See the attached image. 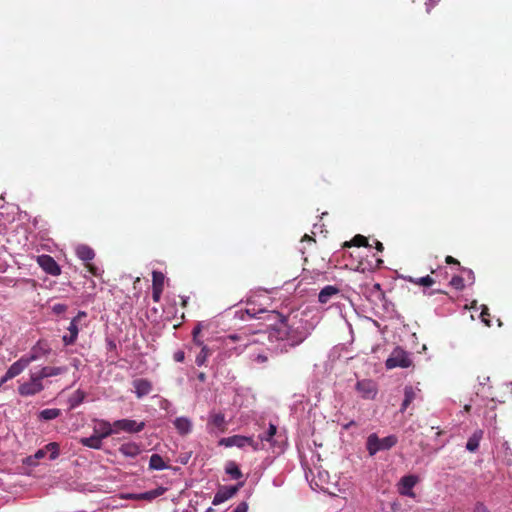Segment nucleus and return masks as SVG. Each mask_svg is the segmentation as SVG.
<instances>
[{"mask_svg": "<svg viewBox=\"0 0 512 512\" xmlns=\"http://www.w3.org/2000/svg\"><path fill=\"white\" fill-rule=\"evenodd\" d=\"M243 486V482L238 483L234 486H224L221 487L213 498V505H219L228 499L232 498L239 490L240 487Z\"/></svg>", "mask_w": 512, "mask_h": 512, "instance_id": "nucleus-12", "label": "nucleus"}, {"mask_svg": "<svg viewBox=\"0 0 512 512\" xmlns=\"http://www.w3.org/2000/svg\"><path fill=\"white\" fill-rule=\"evenodd\" d=\"M102 439L95 435L94 433L90 437H83L80 439V443L91 449H101L102 448Z\"/></svg>", "mask_w": 512, "mask_h": 512, "instance_id": "nucleus-27", "label": "nucleus"}, {"mask_svg": "<svg viewBox=\"0 0 512 512\" xmlns=\"http://www.w3.org/2000/svg\"><path fill=\"white\" fill-rule=\"evenodd\" d=\"M160 408L163 409V410H166L170 414H175L176 413V410L173 407L172 403L170 401L166 400V399H163L160 402Z\"/></svg>", "mask_w": 512, "mask_h": 512, "instance_id": "nucleus-37", "label": "nucleus"}, {"mask_svg": "<svg viewBox=\"0 0 512 512\" xmlns=\"http://www.w3.org/2000/svg\"><path fill=\"white\" fill-rule=\"evenodd\" d=\"M67 371H68V368L66 366H62V367L45 366V367H42L39 371H37V373L40 376V378L43 380L45 378L64 374Z\"/></svg>", "mask_w": 512, "mask_h": 512, "instance_id": "nucleus-19", "label": "nucleus"}, {"mask_svg": "<svg viewBox=\"0 0 512 512\" xmlns=\"http://www.w3.org/2000/svg\"><path fill=\"white\" fill-rule=\"evenodd\" d=\"M61 411L57 408H47L43 409L39 412V419L44 421H49L56 419L58 416H60Z\"/></svg>", "mask_w": 512, "mask_h": 512, "instance_id": "nucleus-30", "label": "nucleus"}, {"mask_svg": "<svg viewBox=\"0 0 512 512\" xmlns=\"http://www.w3.org/2000/svg\"><path fill=\"white\" fill-rule=\"evenodd\" d=\"M374 287H375V289L380 290V284L376 283V284L374 285Z\"/></svg>", "mask_w": 512, "mask_h": 512, "instance_id": "nucleus-59", "label": "nucleus"}, {"mask_svg": "<svg viewBox=\"0 0 512 512\" xmlns=\"http://www.w3.org/2000/svg\"><path fill=\"white\" fill-rule=\"evenodd\" d=\"M248 505L246 502H241L232 512H247Z\"/></svg>", "mask_w": 512, "mask_h": 512, "instance_id": "nucleus-46", "label": "nucleus"}, {"mask_svg": "<svg viewBox=\"0 0 512 512\" xmlns=\"http://www.w3.org/2000/svg\"><path fill=\"white\" fill-rule=\"evenodd\" d=\"M251 359L254 361V362H257V363H265L267 362L268 360V357L266 354L264 353H257V354H252L251 355Z\"/></svg>", "mask_w": 512, "mask_h": 512, "instance_id": "nucleus-40", "label": "nucleus"}, {"mask_svg": "<svg viewBox=\"0 0 512 512\" xmlns=\"http://www.w3.org/2000/svg\"><path fill=\"white\" fill-rule=\"evenodd\" d=\"M50 352L49 347L38 341L30 350L28 354L23 355V358L27 360V363L30 365L32 362L37 361L42 356L47 355Z\"/></svg>", "mask_w": 512, "mask_h": 512, "instance_id": "nucleus-14", "label": "nucleus"}, {"mask_svg": "<svg viewBox=\"0 0 512 512\" xmlns=\"http://www.w3.org/2000/svg\"><path fill=\"white\" fill-rule=\"evenodd\" d=\"M86 315L87 314L85 311H79L78 314L72 320H76V322L78 323L80 319L86 317Z\"/></svg>", "mask_w": 512, "mask_h": 512, "instance_id": "nucleus-51", "label": "nucleus"}, {"mask_svg": "<svg viewBox=\"0 0 512 512\" xmlns=\"http://www.w3.org/2000/svg\"><path fill=\"white\" fill-rule=\"evenodd\" d=\"M43 380L37 372L29 373V380L18 386V393L23 397L34 396L44 390Z\"/></svg>", "mask_w": 512, "mask_h": 512, "instance_id": "nucleus-6", "label": "nucleus"}, {"mask_svg": "<svg viewBox=\"0 0 512 512\" xmlns=\"http://www.w3.org/2000/svg\"><path fill=\"white\" fill-rule=\"evenodd\" d=\"M225 472L228 475H230V477L232 479H235V480L240 479L242 477L241 470L239 469L238 465L233 461H230L226 464Z\"/></svg>", "mask_w": 512, "mask_h": 512, "instance_id": "nucleus-31", "label": "nucleus"}, {"mask_svg": "<svg viewBox=\"0 0 512 512\" xmlns=\"http://www.w3.org/2000/svg\"><path fill=\"white\" fill-rule=\"evenodd\" d=\"M410 282L420 286L430 287L435 283V280L429 275H426L420 278H410Z\"/></svg>", "mask_w": 512, "mask_h": 512, "instance_id": "nucleus-32", "label": "nucleus"}, {"mask_svg": "<svg viewBox=\"0 0 512 512\" xmlns=\"http://www.w3.org/2000/svg\"><path fill=\"white\" fill-rule=\"evenodd\" d=\"M473 512H491V511L484 503L477 502L473 507Z\"/></svg>", "mask_w": 512, "mask_h": 512, "instance_id": "nucleus-41", "label": "nucleus"}, {"mask_svg": "<svg viewBox=\"0 0 512 512\" xmlns=\"http://www.w3.org/2000/svg\"><path fill=\"white\" fill-rule=\"evenodd\" d=\"M310 334V327L302 313H290L271 326L267 332L269 349L276 353L288 352L300 345Z\"/></svg>", "mask_w": 512, "mask_h": 512, "instance_id": "nucleus-1", "label": "nucleus"}, {"mask_svg": "<svg viewBox=\"0 0 512 512\" xmlns=\"http://www.w3.org/2000/svg\"><path fill=\"white\" fill-rule=\"evenodd\" d=\"M198 346L201 347V351L196 356L195 363L197 366L201 367L205 364L207 358L212 354V349L204 345L203 343L202 345Z\"/></svg>", "mask_w": 512, "mask_h": 512, "instance_id": "nucleus-29", "label": "nucleus"}, {"mask_svg": "<svg viewBox=\"0 0 512 512\" xmlns=\"http://www.w3.org/2000/svg\"><path fill=\"white\" fill-rule=\"evenodd\" d=\"M310 334V327L302 313H290L271 326L267 332L269 349L276 353L288 352L300 345Z\"/></svg>", "mask_w": 512, "mask_h": 512, "instance_id": "nucleus-2", "label": "nucleus"}, {"mask_svg": "<svg viewBox=\"0 0 512 512\" xmlns=\"http://www.w3.org/2000/svg\"><path fill=\"white\" fill-rule=\"evenodd\" d=\"M417 482L418 477L416 475L403 476L397 484L399 494L410 498H414L415 493L413 491V488L417 484Z\"/></svg>", "mask_w": 512, "mask_h": 512, "instance_id": "nucleus-11", "label": "nucleus"}, {"mask_svg": "<svg viewBox=\"0 0 512 512\" xmlns=\"http://www.w3.org/2000/svg\"><path fill=\"white\" fill-rule=\"evenodd\" d=\"M67 330L68 334L63 335L62 341L66 346L73 345L76 342L79 333L78 323L76 320H71Z\"/></svg>", "mask_w": 512, "mask_h": 512, "instance_id": "nucleus-17", "label": "nucleus"}, {"mask_svg": "<svg viewBox=\"0 0 512 512\" xmlns=\"http://www.w3.org/2000/svg\"><path fill=\"white\" fill-rule=\"evenodd\" d=\"M352 244L354 246H367L368 245V242H367V239L366 237L362 236V235H356L353 239H352Z\"/></svg>", "mask_w": 512, "mask_h": 512, "instance_id": "nucleus-39", "label": "nucleus"}, {"mask_svg": "<svg viewBox=\"0 0 512 512\" xmlns=\"http://www.w3.org/2000/svg\"><path fill=\"white\" fill-rule=\"evenodd\" d=\"M173 358L176 362H183L185 359V353L182 350H178L174 353Z\"/></svg>", "mask_w": 512, "mask_h": 512, "instance_id": "nucleus-44", "label": "nucleus"}, {"mask_svg": "<svg viewBox=\"0 0 512 512\" xmlns=\"http://www.w3.org/2000/svg\"><path fill=\"white\" fill-rule=\"evenodd\" d=\"M436 3H437L436 0H427L425 2L427 12H430V10L435 6Z\"/></svg>", "mask_w": 512, "mask_h": 512, "instance_id": "nucleus-49", "label": "nucleus"}, {"mask_svg": "<svg viewBox=\"0 0 512 512\" xmlns=\"http://www.w3.org/2000/svg\"><path fill=\"white\" fill-rule=\"evenodd\" d=\"M411 365L412 359L410 353L400 347H396L385 362L387 369H394L397 367L408 368Z\"/></svg>", "mask_w": 512, "mask_h": 512, "instance_id": "nucleus-7", "label": "nucleus"}, {"mask_svg": "<svg viewBox=\"0 0 512 512\" xmlns=\"http://www.w3.org/2000/svg\"><path fill=\"white\" fill-rule=\"evenodd\" d=\"M199 332H200V328H199V327H195V328L193 329V341H194V343H195L196 345H202V341H200V340L198 339V334H199Z\"/></svg>", "mask_w": 512, "mask_h": 512, "instance_id": "nucleus-45", "label": "nucleus"}, {"mask_svg": "<svg viewBox=\"0 0 512 512\" xmlns=\"http://www.w3.org/2000/svg\"><path fill=\"white\" fill-rule=\"evenodd\" d=\"M397 443L398 437L396 435H388L384 438H379L376 433H371L366 440V449L369 456L373 457L378 452L390 450Z\"/></svg>", "mask_w": 512, "mask_h": 512, "instance_id": "nucleus-3", "label": "nucleus"}, {"mask_svg": "<svg viewBox=\"0 0 512 512\" xmlns=\"http://www.w3.org/2000/svg\"><path fill=\"white\" fill-rule=\"evenodd\" d=\"M465 272H467L468 280L472 284L474 282V280H475L473 271L472 270H465Z\"/></svg>", "mask_w": 512, "mask_h": 512, "instance_id": "nucleus-53", "label": "nucleus"}, {"mask_svg": "<svg viewBox=\"0 0 512 512\" xmlns=\"http://www.w3.org/2000/svg\"><path fill=\"white\" fill-rule=\"evenodd\" d=\"M28 366L29 364L27 363V360L21 356L7 369V371L9 372V376L15 378L16 376L20 375Z\"/></svg>", "mask_w": 512, "mask_h": 512, "instance_id": "nucleus-23", "label": "nucleus"}, {"mask_svg": "<svg viewBox=\"0 0 512 512\" xmlns=\"http://www.w3.org/2000/svg\"><path fill=\"white\" fill-rule=\"evenodd\" d=\"M88 268H89V271L95 275V276H98L99 275V271H98V268H96L94 265L92 264H88Z\"/></svg>", "mask_w": 512, "mask_h": 512, "instance_id": "nucleus-52", "label": "nucleus"}, {"mask_svg": "<svg viewBox=\"0 0 512 512\" xmlns=\"http://www.w3.org/2000/svg\"><path fill=\"white\" fill-rule=\"evenodd\" d=\"M119 452L127 458H135L141 453V448L135 442H127L119 447Z\"/></svg>", "mask_w": 512, "mask_h": 512, "instance_id": "nucleus-18", "label": "nucleus"}, {"mask_svg": "<svg viewBox=\"0 0 512 512\" xmlns=\"http://www.w3.org/2000/svg\"><path fill=\"white\" fill-rule=\"evenodd\" d=\"M358 394L366 400H373L378 393V386L375 381L370 379L359 380L355 386Z\"/></svg>", "mask_w": 512, "mask_h": 512, "instance_id": "nucleus-9", "label": "nucleus"}, {"mask_svg": "<svg viewBox=\"0 0 512 512\" xmlns=\"http://www.w3.org/2000/svg\"><path fill=\"white\" fill-rule=\"evenodd\" d=\"M75 252L77 257L84 262L91 261L95 257L93 249L87 245H78Z\"/></svg>", "mask_w": 512, "mask_h": 512, "instance_id": "nucleus-26", "label": "nucleus"}, {"mask_svg": "<svg viewBox=\"0 0 512 512\" xmlns=\"http://www.w3.org/2000/svg\"><path fill=\"white\" fill-rule=\"evenodd\" d=\"M168 466L159 454H152L149 460V468L152 470L161 471L166 469Z\"/></svg>", "mask_w": 512, "mask_h": 512, "instance_id": "nucleus-28", "label": "nucleus"}, {"mask_svg": "<svg viewBox=\"0 0 512 512\" xmlns=\"http://www.w3.org/2000/svg\"><path fill=\"white\" fill-rule=\"evenodd\" d=\"M240 339H241L240 336H238L236 334H231V335L226 336L223 339V344H224L225 348H227L228 350H234L236 354H240L244 351V349L248 345L246 342H244L237 347H232V344H234L236 341H238Z\"/></svg>", "mask_w": 512, "mask_h": 512, "instance_id": "nucleus-20", "label": "nucleus"}, {"mask_svg": "<svg viewBox=\"0 0 512 512\" xmlns=\"http://www.w3.org/2000/svg\"><path fill=\"white\" fill-rule=\"evenodd\" d=\"M211 511H212V509H211V508H208V510H207L206 512H211Z\"/></svg>", "mask_w": 512, "mask_h": 512, "instance_id": "nucleus-62", "label": "nucleus"}, {"mask_svg": "<svg viewBox=\"0 0 512 512\" xmlns=\"http://www.w3.org/2000/svg\"><path fill=\"white\" fill-rule=\"evenodd\" d=\"M114 429L116 430V434L124 431L126 433L134 434L141 432L146 424L144 421L137 422L132 419H120L113 422Z\"/></svg>", "mask_w": 512, "mask_h": 512, "instance_id": "nucleus-8", "label": "nucleus"}, {"mask_svg": "<svg viewBox=\"0 0 512 512\" xmlns=\"http://www.w3.org/2000/svg\"><path fill=\"white\" fill-rule=\"evenodd\" d=\"M419 389H416L412 386H406L404 388V400L401 405V411H405L407 407L416 399L417 393L419 392Z\"/></svg>", "mask_w": 512, "mask_h": 512, "instance_id": "nucleus-24", "label": "nucleus"}, {"mask_svg": "<svg viewBox=\"0 0 512 512\" xmlns=\"http://www.w3.org/2000/svg\"><path fill=\"white\" fill-rule=\"evenodd\" d=\"M450 285L457 290H462L465 286L464 279L460 276H454L450 281Z\"/></svg>", "mask_w": 512, "mask_h": 512, "instance_id": "nucleus-36", "label": "nucleus"}, {"mask_svg": "<svg viewBox=\"0 0 512 512\" xmlns=\"http://www.w3.org/2000/svg\"><path fill=\"white\" fill-rule=\"evenodd\" d=\"M376 249L378 251H382L383 250V244L379 241L376 242Z\"/></svg>", "mask_w": 512, "mask_h": 512, "instance_id": "nucleus-56", "label": "nucleus"}, {"mask_svg": "<svg viewBox=\"0 0 512 512\" xmlns=\"http://www.w3.org/2000/svg\"><path fill=\"white\" fill-rule=\"evenodd\" d=\"M219 445L224 447L245 448L250 446L254 451L261 449V444L254 441L253 437L243 435H233L219 440Z\"/></svg>", "mask_w": 512, "mask_h": 512, "instance_id": "nucleus-5", "label": "nucleus"}, {"mask_svg": "<svg viewBox=\"0 0 512 512\" xmlns=\"http://www.w3.org/2000/svg\"><path fill=\"white\" fill-rule=\"evenodd\" d=\"M134 392L138 398L148 395L152 390V384L146 379H136L133 381Z\"/></svg>", "mask_w": 512, "mask_h": 512, "instance_id": "nucleus-16", "label": "nucleus"}, {"mask_svg": "<svg viewBox=\"0 0 512 512\" xmlns=\"http://www.w3.org/2000/svg\"><path fill=\"white\" fill-rule=\"evenodd\" d=\"M276 432L277 427L273 424H270L268 430L264 434L260 435L259 438L261 441L272 442V439L275 436Z\"/></svg>", "mask_w": 512, "mask_h": 512, "instance_id": "nucleus-35", "label": "nucleus"}, {"mask_svg": "<svg viewBox=\"0 0 512 512\" xmlns=\"http://www.w3.org/2000/svg\"><path fill=\"white\" fill-rule=\"evenodd\" d=\"M46 453H49V459L55 460L59 456V445L56 442L48 443L45 447Z\"/></svg>", "mask_w": 512, "mask_h": 512, "instance_id": "nucleus-33", "label": "nucleus"}, {"mask_svg": "<svg viewBox=\"0 0 512 512\" xmlns=\"http://www.w3.org/2000/svg\"><path fill=\"white\" fill-rule=\"evenodd\" d=\"M13 379L11 376H9V372L6 371V373L1 377L0 379V385H3L4 383H6L7 381Z\"/></svg>", "mask_w": 512, "mask_h": 512, "instance_id": "nucleus-50", "label": "nucleus"}, {"mask_svg": "<svg viewBox=\"0 0 512 512\" xmlns=\"http://www.w3.org/2000/svg\"><path fill=\"white\" fill-rule=\"evenodd\" d=\"M66 310V306L63 304H56L53 307V311L57 314H60Z\"/></svg>", "mask_w": 512, "mask_h": 512, "instance_id": "nucleus-47", "label": "nucleus"}, {"mask_svg": "<svg viewBox=\"0 0 512 512\" xmlns=\"http://www.w3.org/2000/svg\"><path fill=\"white\" fill-rule=\"evenodd\" d=\"M173 425L177 432L182 436L190 434L193 429V423L191 419L185 416L175 418Z\"/></svg>", "mask_w": 512, "mask_h": 512, "instance_id": "nucleus-15", "label": "nucleus"}, {"mask_svg": "<svg viewBox=\"0 0 512 512\" xmlns=\"http://www.w3.org/2000/svg\"><path fill=\"white\" fill-rule=\"evenodd\" d=\"M71 364H72V366H73V367H75L76 369H78V368H79V366H80V360H78V359H73Z\"/></svg>", "mask_w": 512, "mask_h": 512, "instance_id": "nucleus-55", "label": "nucleus"}, {"mask_svg": "<svg viewBox=\"0 0 512 512\" xmlns=\"http://www.w3.org/2000/svg\"><path fill=\"white\" fill-rule=\"evenodd\" d=\"M162 291H163V288L153 287L152 298L155 302H158L160 300Z\"/></svg>", "mask_w": 512, "mask_h": 512, "instance_id": "nucleus-43", "label": "nucleus"}, {"mask_svg": "<svg viewBox=\"0 0 512 512\" xmlns=\"http://www.w3.org/2000/svg\"><path fill=\"white\" fill-rule=\"evenodd\" d=\"M37 264L49 275L59 276L61 274L60 266L50 255L43 254L38 256Z\"/></svg>", "mask_w": 512, "mask_h": 512, "instance_id": "nucleus-10", "label": "nucleus"}, {"mask_svg": "<svg viewBox=\"0 0 512 512\" xmlns=\"http://www.w3.org/2000/svg\"><path fill=\"white\" fill-rule=\"evenodd\" d=\"M340 290L333 285H327L321 289L318 300L322 304H326L333 296L339 294Z\"/></svg>", "mask_w": 512, "mask_h": 512, "instance_id": "nucleus-22", "label": "nucleus"}, {"mask_svg": "<svg viewBox=\"0 0 512 512\" xmlns=\"http://www.w3.org/2000/svg\"><path fill=\"white\" fill-rule=\"evenodd\" d=\"M46 450L45 448H42V449H39L35 454H34V458L35 459H42L46 456Z\"/></svg>", "mask_w": 512, "mask_h": 512, "instance_id": "nucleus-48", "label": "nucleus"}, {"mask_svg": "<svg viewBox=\"0 0 512 512\" xmlns=\"http://www.w3.org/2000/svg\"><path fill=\"white\" fill-rule=\"evenodd\" d=\"M446 262L448 264H451V263H458L456 259H454L452 256H447L446 257Z\"/></svg>", "mask_w": 512, "mask_h": 512, "instance_id": "nucleus-54", "label": "nucleus"}, {"mask_svg": "<svg viewBox=\"0 0 512 512\" xmlns=\"http://www.w3.org/2000/svg\"><path fill=\"white\" fill-rule=\"evenodd\" d=\"M228 421L221 411L212 410L207 416L206 430L209 434L218 436L227 430Z\"/></svg>", "mask_w": 512, "mask_h": 512, "instance_id": "nucleus-4", "label": "nucleus"}, {"mask_svg": "<svg viewBox=\"0 0 512 512\" xmlns=\"http://www.w3.org/2000/svg\"><path fill=\"white\" fill-rule=\"evenodd\" d=\"M483 434H484L483 430L477 429L468 438V441L466 443V449L469 452H476L478 450L480 441L483 438Z\"/></svg>", "mask_w": 512, "mask_h": 512, "instance_id": "nucleus-21", "label": "nucleus"}, {"mask_svg": "<svg viewBox=\"0 0 512 512\" xmlns=\"http://www.w3.org/2000/svg\"><path fill=\"white\" fill-rule=\"evenodd\" d=\"M354 424H355V422H354V421H350L349 423L345 424V425L343 426V428L347 430V429H349L351 426H353Z\"/></svg>", "mask_w": 512, "mask_h": 512, "instance_id": "nucleus-57", "label": "nucleus"}, {"mask_svg": "<svg viewBox=\"0 0 512 512\" xmlns=\"http://www.w3.org/2000/svg\"><path fill=\"white\" fill-rule=\"evenodd\" d=\"M305 239H307V240H312V238H311V237H309L308 235H305V236L303 237V240H305Z\"/></svg>", "mask_w": 512, "mask_h": 512, "instance_id": "nucleus-58", "label": "nucleus"}, {"mask_svg": "<svg viewBox=\"0 0 512 512\" xmlns=\"http://www.w3.org/2000/svg\"><path fill=\"white\" fill-rule=\"evenodd\" d=\"M164 279H165V276L162 272L153 271V273H152L153 287L163 288Z\"/></svg>", "mask_w": 512, "mask_h": 512, "instance_id": "nucleus-34", "label": "nucleus"}, {"mask_svg": "<svg viewBox=\"0 0 512 512\" xmlns=\"http://www.w3.org/2000/svg\"><path fill=\"white\" fill-rule=\"evenodd\" d=\"M93 433L100 437L102 440L116 434L113 423L107 420L97 419L94 420Z\"/></svg>", "mask_w": 512, "mask_h": 512, "instance_id": "nucleus-13", "label": "nucleus"}, {"mask_svg": "<svg viewBox=\"0 0 512 512\" xmlns=\"http://www.w3.org/2000/svg\"><path fill=\"white\" fill-rule=\"evenodd\" d=\"M165 491H166L165 488L158 487V488L150 490V491H146V492H143V493L135 494L132 497H133V499H137V500H148V501H151V500H154L155 498L163 495Z\"/></svg>", "mask_w": 512, "mask_h": 512, "instance_id": "nucleus-25", "label": "nucleus"}, {"mask_svg": "<svg viewBox=\"0 0 512 512\" xmlns=\"http://www.w3.org/2000/svg\"><path fill=\"white\" fill-rule=\"evenodd\" d=\"M472 308H473V309H476V301H474V302L472 303Z\"/></svg>", "mask_w": 512, "mask_h": 512, "instance_id": "nucleus-60", "label": "nucleus"}, {"mask_svg": "<svg viewBox=\"0 0 512 512\" xmlns=\"http://www.w3.org/2000/svg\"><path fill=\"white\" fill-rule=\"evenodd\" d=\"M482 310H481V319L482 321L486 324V325H490V321L489 319L486 318V316H489V313H488V307L486 305H482Z\"/></svg>", "mask_w": 512, "mask_h": 512, "instance_id": "nucleus-42", "label": "nucleus"}, {"mask_svg": "<svg viewBox=\"0 0 512 512\" xmlns=\"http://www.w3.org/2000/svg\"><path fill=\"white\" fill-rule=\"evenodd\" d=\"M470 410V406L469 405H466L465 406V411H469Z\"/></svg>", "mask_w": 512, "mask_h": 512, "instance_id": "nucleus-61", "label": "nucleus"}, {"mask_svg": "<svg viewBox=\"0 0 512 512\" xmlns=\"http://www.w3.org/2000/svg\"><path fill=\"white\" fill-rule=\"evenodd\" d=\"M83 398H84V394L78 390L75 393V395L70 399L71 407L78 406L83 401Z\"/></svg>", "mask_w": 512, "mask_h": 512, "instance_id": "nucleus-38", "label": "nucleus"}]
</instances>
